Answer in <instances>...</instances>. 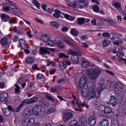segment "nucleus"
<instances>
[{
  "label": "nucleus",
  "mask_w": 126,
  "mask_h": 126,
  "mask_svg": "<svg viewBox=\"0 0 126 126\" xmlns=\"http://www.w3.org/2000/svg\"><path fill=\"white\" fill-rule=\"evenodd\" d=\"M33 115L32 114V110L29 108H26L24 112V116L25 118H28V117H31Z\"/></svg>",
  "instance_id": "nucleus-16"
},
{
  "label": "nucleus",
  "mask_w": 126,
  "mask_h": 126,
  "mask_svg": "<svg viewBox=\"0 0 126 126\" xmlns=\"http://www.w3.org/2000/svg\"><path fill=\"white\" fill-rule=\"evenodd\" d=\"M34 110H36L37 114H38L41 111H42V106H41L40 105H36Z\"/></svg>",
  "instance_id": "nucleus-46"
},
{
  "label": "nucleus",
  "mask_w": 126,
  "mask_h": 126,
  "mask_svg": "<svg viewBox=\"0 0 126 126\" xmlns=\"http://www.w3.org/2000/svg\"><path fill=\"white\" fill-rule=\"evenodd\" d=\"M93 9L94 12H99V10H100V7L96 5H94L93 6Z\"/></svg>",
  "instance_id": "nucleus-49"
},
{
  "label": "nucleus",
  "mask_w": 126,
  "mask_h": 126,
  "mask_svg": "<svg viewBox=\"0 0 126 126\" xmlns=\"http://www.w3.org/2000/svg\"><path fill=\"white\" fill-rule=\"evenodd\" d=\"M28 125L32 126H40L39 123H35V118H31L28 121Z\"/></svg>",
  "instance_id": "nucleus-15"
},
{
  "label": "nucleus",
  "mask_w": 126,
  "mask_h": 126,
  "mask_svg": "<svg viewBox=\"0 0 126 126\" xmlns=\"http://www.w3.org/2000/svg\"><path fill=\"white\" fill-rule=\"evenodd\" d=\"M70 32L71 35L74 37H77L78 36V31L75 29H71Z\"/></svg>",
  "instance_id": "nucleus-30"
},
{
  "label": "nucleus",
  "mask_w": 126,
  "mask_h": 126,
  "mask_svg": "<svg viewBox=\"0 0 126 126\" xmlns=\"http://www.w3.org/2000/svg\"><path fill=\"white\" fill-rule=\"evenodd\" d=\"M111 34L112 36H113L114 38L119 39H120L121 37H122V36H123V34L115 32H111Z\"/></svg>",
  "instance_id": "nucleus-26"
},
{
  "label": "nucleus",
  "mask_w": 126,
  "mask_h": 126,
  "mask_svg": "<svg viewBox=\"0 0 126 126\" xmlns=\"http://www.w3.org/2000/svg\"><path fill=\"white\" fill-rule=\"evenodd\" d=\"M47 12H48V13H53V12H54V9L53 8H49L47 9Z\"/></svg>",
  "instance_id": "nucleus-64"
},
{
  "label": "nucleus",
  "mask_w": 126,
  "mask_h": 126,
  "mask_svg": "<svg viewBox=\"0 0 126 126\" xmlns=\"http://www.w3.org/2000/svg\"><path fill=\"white\" fill-rule=\"evenodd\" d=\"M25 104H32V103H35L38 101V97L33 96L31 98L23 100Z\"/></svg>",
  "instance_id": "nucleus-10"
},
{
  "label": "nucleus",
  "mask_w": 126,
  "mask_h": 126,
  "mask_svg": "<svg viewBox=\"0 0 126 126\" xmlns=\"http://www.w3.org/2000/svg\"><path fill=\"white\" fill-rule=\"evenodd\" d=\"M36 78H37V79H42L44 78V75H43L42 74H38L36 75Z\"/></svg>",
  "instance_id": "nucleus-58"
},
{
  "label": "nucleus",
  "mask_w": 126,
  "mask_h": 126,
  "mask_svg": "<svg viewBox=\"0 0 126 126\" xmlns=\"http://www.w3.org/2000/svg\"><path fill=\"white\" fill-rule=\"evenodd\" d=\"M11 8H12L15 11L17 12V13H18L19 14H22V11H21V10L19 7H11Z\"/></svg>",
  "instance_id": "nucleus-42"
},
{
  "label": "nucleus",
  "mask_w": 126,
  "mask_h": 126,
  "mask_svg": "<svg viewBox=\"0 0 126 126\" xmlns=\"http://www.w3.org/2000/svg\"><path fill=\"white\" fill-rule=\"evenodd\" d=\"M79 45L80 47H82V48H84L86 49L89 48V46L88 45V44H87V43L85 42H81Z\"/></svg>",
  "instance_id": "nucleus-48"
},
{
  "label": "nucleus",
  "mask_w": 126,
  "mask_h": 126,
  "mask_svg": "<svg viewBox=\"0 0 126 126\" xmlns=\"http://www.w3.org/2000/svg\"><path fill=\"white\" fill-rule=\"evenodd\" d=\"M64 17L67 20H69V21H74V20H75V18H76L75 17L70 16L67 14H65L64 15Z\"/></svg>",
  "instance_id": "nucleus-21"
},
{
  "label": "nucleus",
  "mask_w": 126,
  "mask_h": 126,
  "mask_svg": "<svg viewBox=\"0 0 126 126\" xmlns=\"http://www.w3.org/2000/svg\"><path fill=\"white\" fill-rule=\"evenodd\" d=\"M24 83V78L22 77H20L18 80L17 83L19 84H22V83Z\"/></svg>",
  "instance_id": "nucleus-52"
},
{
  "label": "nucleus",
  "mask_w": 126,
  "mask_h": 126,
  "mask_svg": "<svg viewBox=\"0 0 126 126\" xmlns=\"http://www.w3.org/2000/svg\"><path fill=\"white\" fill-rule=\"evenodd\" d=\"M87 84V78L85 77H83L80 78L79 83V87L81 89V91L83 89V88H85V86Z\"/></svg>",
  "instance_id": "nucleus-7"
},
{
  "label": "nucleus",
  "mask_w": 126,
  "mask_h": 126,
  "mask_svg": "<svg viewBox=\"0 0 126 126\" xmlns=\"http://www.w3.org/2000/svg\"><path fill=\"white\" fill-rule=\"evenodd\" d=\"M81 106H82V107H86V108H87V109H88L89 108V105H87L85 102H83L82 103H81Z\"/></svg>",
  "instance_id": "nucleus-62"
},
{
  "label": "nucleus",
  "mask_w": 126,
  "mask_h": 126,
  "mask_svg": "<svg viewBox=\"0 0 126 126\" xmlns=\"http://www.w3.org/2000/svg\"><path fill=\"white\" fill-rule=\"evenodd\" d=\"M69 55H73V56H74V55H78V54L75 53V51H74L73 49H70L69 50Z\"/></svg>",
  "instance_id": "nucleus-57"
},
{
  "label": "nucleus",
  "mask_w": 126,
  "mask_h": 126,
  "mask_svg": "<svg viewBox=\"0 0 126 126\" xmlns=\"http://www.w3.org/2000/svg\"><path fill=\"white\" fill-rule=\"evenodd\" d=\"M34 108L35 106L32 109L31 111L32 115H35V116H37L38 115V112H37V109L34 110Z\"/></svg>",
  "instance_id": "nucleus-54"
},
{
  "label": "nucleus",
  "mask_w": 126,
  "mask_h": 126,
  "mask_svg": "<svg viewBox=\"0 0 126 126\" xmlns=\"http://www.w3.org/2000/svg\"><path fill=\"white\" fill-rule=\"evenodd\" d=\"M96 117L94 116H90L89 118V124L90 126H95L96 125Z\"/></svg>",
  "instance_id": "nucleus-17"
},
{
  "label": "nucleus",
  "mask_w": 126,
  "mask_h": 126,
  "mask_svg": "<svg viewBox=\"0 0 126 126\" xmlns=\"http://www.w3.org/2000/svg\"><path fill=\"white\" fill-rule=\"evenodd\" d=\"M86 74L91 80L94 81V80H96L101 74V69L98 67L90 68L86 71Z\"/></svg>",
  "instance_id": "nucleus-2"
},
{
  "label": "nucleus",
  "mask_w": 126,
  "mask_h": 126,
  "mask_svg": "<svg viewBox=\"0 0 126 126\" xmlns=\"http://www.w3.org/2000/svg\"><path fill=\"white\" fill-rule=\"evenodd\" d=\"M32 68L34 70H39V67H38V65L36 64H34L32 66Z\"/></svg>",
  "instance_id": "nucleus-60"
},
{
  "label": "nucleus",
  "mask_w": 126,
  "mask_h": 126,
  "mask_svg": "<svg viewBox=\"0 0 126 126\" xmlns=\"http://www.w3.org/2000/svg\"><path fill=\"white\" fill-rule=\"evenodd\" d=\"M59 57L61 59H63V58H64L65 59H68L69 58V56H66L65 54L63 53H59Z\"/></svg>",
  "instance_id": "nucleus-47"
},
{
  "label": "nucleus",
  "mask_w": 126,
  "mask_h": 126,
  "mask_svg": "<svg viewBox=\"0 0 126 126\" xmlns=\"http://www.w3.org/2000/svg\"><path fill=\"white\" fill-rule=\"evenodd\" d=\"M69 126H80L76 120H73L69 123Z\"/></svg>",
  "instance_id": "nucleus-35"
},
{
  "label": "nucleus",
  "mask_w": 126,
  "mask_h": 126,
  "mask_svg": "<svg viewBox=\"0 0 126 126\" xmlns=\"http://www.w3.org/2000/svg\"><path fill=\"white\" fill-rule=\"evenodd\" d=\"M55 44L60 49H64L65 47L64 43L61 41L60 40H58V39H55Z\"/></svg>",
  "instance_id": "nucleus-11"
},
{
  "label": "nucleus",
  "mask_w": 126,
  "mask_h": 126,
  "mask_svg": "<svg viewBox=\"0 0 126 126\" xmlns=\"http://www.w3.org/2000/svg\"><path fill=\"white\" fill-rule=\"evenodd\" d=\"M40 40L44 43H46L49 40V36L47 34H43L40 36Z\"/></svg>",
  "instance_id": "nucleus-25"
},
{
  "label": "nucleus",
  "mask_w": 126,
  "mask_h": 126,
  "mask_svg": "<svg viewBox=\"0 0 126 126\" xmlns=\"http://www.w3.org/2000/svg\"><path fill=\"white\" fill-rule=\"evenodd\" d=\"M112 126H120V123H119V121L117 120H115L111 122Z\"/></svg>",
  "instance_id": "nucleus-45"
},
{
  "label": "nucleus",
  "mask_w": 126,
  "mask_h": 126,
  "mask_svg": "<svg viewBox=\"0 0 126 126\" xmlns=\"http://www.w3.org/2000/svg\"><path fill=\"white\" fill-rule=\"evenodd\" d=\"M59 65L60 68H61V69H63V70L65 69V68H66V67H67L66 64H64V63H63V62H59Z\"/></svg>",
  "instance_id": "nucleus-37"
},
{
  "label": "nucleus",
  "mask_w": 126,
  "mask_h": 126,
  "mask_svg": "<svg viewBox=\"0 0 126 126\" xmlns=\"http://www.w3.org/2000/svg\"><path fill=\"white\" fill-rule=\"evenodd\" d=\"M55 52V49L54 48H50L49 47H40L39 49V52L41 54H51L50 52Z\"/></svg>",
  "instance_id": "nucleus-8"
},
{
  "label": "nucleus",
  "mask_w": 126,
  "mask_h": 126,
  "mask_svg": "<svg viewBox=\"0 0 126 126\" xmlns=\"http://www.w3.org/2000/svg\"><path fill=\"white\" fill-rule=\"evenodd\" d=\"M1 44L3 46H6L8 44V39L6 37H3L1 40Z\"/></svg>",
  "instance_id": "nucleus-32"
},
{
  "label": "nucleus",
  "mask_w": 126,
  "mask_h": 126,
  "mask_svg": "<svg viewBox=\"0 0 126 126\" xmlns=\"http://www.w3.org/2000/svg\"><path fill=\"white\" fill-rule=\"evenodd\" d=\"M77 20L78 21V25H82L85 21V19L84 18H79L77 19Z\"/></svg>",
  "instance_id": "nucleus-34"
},
{
  "label": "nucleus",
  "mask_w": 126,
  "mask_h": 126,
  "mask_svg": "<svg viewBox=\"0 0 126 126\" xmlns=\"http://www.w3.org/2000/svg\"><path fill=\"white\" fill-rule=\"evenodd\" d=\"M111 44V41L107 39H104L102 41V45L103 47H107V46H109Z\"/></svg>",
  "instance_id": "nucleus-39"
},
{
  "label": "nucleus",
  "mask_w": 126,
  "mask_h": 126,
  "mask_svg": "<svg viewBox=\"0 0 126 126\" xmlns=\"http://www.w3.org/2000/svg\"><path fill=\"white\" fill-rule=\"evenodd\" d=\"M77 6L78 8H80V9H82L83 8H84V7H85L84 6V5H82V4H81V3L78 4L77 5Z\"/></svg>",
  "instance_id": "nucleus-63"
},
{
  "label": "nucleus",
  "mask_w": 126,
  "mask_h": 126,
  "mask_svg": "<svg viewBox=\"0 0 126 126\" xmlns=\"http://www.w3.org/2000/svg\"><path fill=\"white\" fill-rule=\"evenodd\" d=\"M57 110L55 108H49L47 111L48 114H52L53 113H55Z\"/></svg>",
  "instance_id": "nucleus-53"
},
{
  "label": "nucleus",
  "mask_w": 126,
  "mask_h": 126,
  "mask_svg": "<svg viewBox=\"0 0 126 126\" xmlns=\"http://www.w3.org/2000/svg\"><path fill=\"white\" fill-rule=\"evenodd\" d=\"M73 117V115L72 113L70 112L66 113L64 115L63 117V120L64 122H67L68 120H70V119H72V118Z\"/></svg>",
  "instance_id": "nucleus-19"
},
{
  "label": "nucleus",
  "mask_w": 126,
  "mask_h": 126,
  "mask_svg": "<svg viewBox=\"0 0 126 126\" xmlns=\"http://www.w3.org/2000/svg\"><path fill=\"white\" fill-rule=\"evenodd\" d=\"M80 3H82V4H84V6L85 7H87L89 5V3L87 0H82V1L80 2Z\"/></svg>",
  "instance_id": "nucleus-50"
},
{
  "label": "nucleus",
  "mask_w": 126,
  "mask_h": 126,
  "mask_svg": "<svg viewBox=\"0 0 126 126\" xmlns=\"http://www.w3.org/2000/svg\"><path fill=\"white\" fill-rule=\"evenodd\" d=\"M0 95V102H4V101H7V98H8V94L7 93H2Z\"/></svg>",
  "instance_id": "nucleus-14"
},
{
  "label": "nucleus",
  "mask_w": 126,
  "mask_h": 126,
  "mask_svg": "<svg viewBox=\"0 0 126 126\" xmlns=\"http://www.w3.org/2000/svg\"><path fill=\"white\" fill-rule=\"evenodd\" d=\"M1 19L3 22H6L8 20H9V16H8L6 14H1Z\"/></svg>",
  "instance_id": "nucleus-24"
},
{
  "label": "nucleus",
  "mask_w": 126,
  "mask_h": 126,
  "mask_svg": "<svg viewBox=\"0 0 126 126\" xmlns=\"http://www.w3.org/2000/svg\"><path fill=\"white\" fill-rule=\"evenodd\" d=\"M32 3H33L37 8H40V5H41V4H40L37 0H32Z\"/></svg>",
  "instance_id": "nucleus-38"
},
{
  "label": "nucleus",
  "mask_w": 126,
  "mask_h": 126,
  "mask_svg": "<svg viewBox=\"0 0 126 126\" xmlns=\"http://www.w3.org/2000/svg\"><path fill=\"white\" fill-rule=\"evenodd\" d=\"M98 111L100 112V117H104L105 115H109L110 119H113L115 116V113L112 111V108L105 105H100L98 108Z\"/></svg>",
  "instance_id": "nucleus-3"
},
{
  "label": "nucleus",
  "mask_w": 126,
  "mask_h": 126,
  "mask_svg": "<svg viewBox=\"0 0 126 126\" xmlns=\"http://www.w3.org/2000/svg\"><path fill=\"white\" fill-rule=\"evenodd\" d=\"M87 87L89 92H87V89H86V88H84L82 89L81 94L83 97H85L88 100L94 99L95 97L96 99H98V98H100L101 92L104 90V88L101 87H98L96 90L97 95H96V88L95 87V84L92 82H89L87 84Z\"/></svg>",
  "instance_id": "nucleus-1"
},
{
  "label": "nucleus",
  "mask_w": 126,
  "mask_h": 126,
  "mask_svg": "<svg viewBox=\"0 0 126 126\" xmlns=\"http://www.w3.org/2000/svg\"><path fill=\"white\" fill-rule=\"evenodd\" d=\"M113 5L116 9H118L120 12H122L123 8H122V5L120 3L116 2L113 4Z\"/></svg>",
  "instance_id": "nucleus-22"
},
{
  "label": "nucleus",
  "mask_w": 126,
  "mask_h": 126,
  "mask_svg": "<svg viewBox=\"0 0 126 126\" xmlns=\"http://www.w3.org/2000/svg\"><path fill=\"white\" fill-rule=\"evenodd\" d=\"M102 35L105 38H107V37H111V34L109 32H103Z\"/></svg>",
  "instance_id": "nucleus-56"
},
{
  "label": "nucleus",
  "mask_w": 126,
  "mask_h": 126,
  "mask_svg": "<svg viewBox=\"0 0 126 126\" xmlns=\"http://www.w3.org/2000/svg\"><path fill=\"white\" fill-rule=\"evenodd\" d=\"M68 6L70 7H73V8H76V2L74 1H71L67 3Z\"/></svg>",
  "instance_id": "nucleus-40"
},
{
  "label": "nucleus",
  "mask_w": 126,
  "mask_h": 126,
  "mask_svg": "<svg viewBox=\"0 0 126 126\" xmlns=\"http://www.w3.org/2000/svg\"><path fill=\"white\" fill-rule=\"evenodd\" d=\"M99 126H109V121L106 119H103L101 122L99 123Z\"/></svg>",
  "instance_id": "nucleus-23"
},
{
  "label": "nucleus",
  "mask_w": 126,
  "mask_h": 126,
  "mask_svg": "<svg viewBox=\"0 0 126 126\" xmlns=\"http://www.w3.org/2000/svg\"><path fill=\"white\" fill-rule=\"evenodd\" d=\"M27 34L28 36H29V37H30V38H33V37H34V35H33V34H32V32H31L30 31L27 32Z\"/></svg>",
  "instance_id": "nucleus-59"
},
{
  "label": "nucleus",
  "mask_w": 126,
  "mask_h": 126,
  "mask_svg": "<svg viewBox=\"0 0 126 126\" xmlns=\"http://www.w3.org/2000/svg\"><path fill=\"white\" fill-rule=\"evenodd\" d=\"M46 98L48 99V100L49 101H51V102H54L55 101L54 98H53V97L50 95H46Z\"/></svg>",
  "instance_id": "nucleus-61"
},
{
  "label": "nucleus",
  "mask_w": 126,
  "mask_h": 126,
  "mask_svg": "<svg viewBox=\"0 0 126 126\" xmlns=\"http://www.w3.org/2000/svg\"><path fill=\"white\" fill-rule=\"evenodd\" d=\"M39 118H45L46 117V112L45 111H41L37 115H36Z\"/></svg>",
  "instance_id": "nucleus-41"
},
{
  "label": "nucleus",
  "mask_w": 126,
  "mask_h": 126,
  "mask_svg": "<svg viewBox=\"0 0 126 126\" xmlns=\"http://www.w3.org/2000/svg\"><path fill=\"white\" fill-rule=\"evenodd\" d=\"M79 122L81 126H86L87 125V118L85 116L80 117Z\"/></svg>",
  "instance_id": "nucleus-18"
},
{
  "label": "nucleus",
  "mask_w": 126,
  "mask_h": 126,
  "mask_svg": "<svg viewBox=\"0 0 126 126\" xmlns=\"http://www.w3.org/2000/svg\"><path fill=\"white\" fill-rule=\"evenodd\" d=\"M9 23L10 24H16L17 23V19H16V17H13V19L9 20Z\"/></svg>",
  "instance_id": "nucleus-44"
},
{
  "label": "nucleus",
  "mask_w": 126,
  "mask_h": 126,
  "mask_svg": "<svg viewBox=\"0 0 126 126\" xmlns=\"http://www.w3.org/2000/svg\"><path fill=\"white\" fill-rule=\"evenodd\" d=\"M78 56H81V53H80L79 54H75L74 55H72L71 57V62H73L74 63H78V62H79V58H78Z\"/></svg>",
  "instance_id": "nucleus-12"
},
{
  "label": "nucleus",
  "mask_w": 126,
  "mask_h": 126,
  "mask_svg": "<svg viewBox=\"0 0 126 126\" xmlns=\"http://www.w3.org/2000/svg\"><path fill=\"white\" fill-rule=\"evenodd\" d=\"M108 105H112V107H116L118 105L117 97L115 95H111L109 101L106 102Z\"/></svg>",
  "instance_id": "nucleus-6"
},
{
  "label": "nucleus",
  "mask_w": 126,
  "mask_h": 126,
  "mask_svg": "<svg viewBox=\"0 0 126 126\" xmlns=\"http://www.w3.org/2000/svg\"><path fill=\"white\" fill-rule=\"evenodd\" d=\"M47 42L48 46H49L50 47H54V45H55V40L54 41L51 39H48L47 40Z\"/></svg>",
  "instance_id": "nucleus-43"
},
{
  "label": "nucleus",
  "mask_w": 126,
  "mask_h": 126,
  "mask_svg": "<svg viewBox=\"0 0 126 126\" xmlns=\"http://www.w3.org/2000/svg\"><path fill=\"white\" fill-rule=\"evenodd\" d=\"M81 64L82 66L85 68L89 67V66H90V65L91 64L90 62L87 61H83Z\"/></svg>",
  "instance_id": "nucleus-29"
},
{
  "label": "nucleus",
  "mask_w": 126,
  "mask_h": 126,
  "mask_svg": "<svg viewBox=\"0 0 126 126\" xmlns=\"http://www.w3.org/2000/svg\"><path fill=\"white\" fill-rule=\"evenodd\" d=\"M15 86L16 87L15 89V93L16 94H20L21 93V91H20V87L17 85V84H15Z\"/></svg>",
  "instance_id": "nucleus-36"
},
{
  "label": "nucleus",
  "mask_w": 126,
  "mask_h": 126,
  "mask_svg": "<svg viewBox=\"0 0 126 126\" xmlns=\"http://www.w3.org/2000/svg\"><path fill=\"white\" fill-rule=\"evenodd\" d=\"M25 104L26 103L24 102V100L22 101L18 107L16 109V113H19V112H20V110H21V109H22L23 106H24Z\"/></svg>",
  "instance_id": "nucleus-28"
},
{
  "label": "nucleus",
  "mask_w": 126,
  "mask_h": 126,
  "mask_svg": "<svg viewBox=\"0 0 126 126\" xmlns=\"http://www.w3.org/2000/svg\"><path fill=\"white\" fill-rule=\"evenodd\" d=\"M123 41L122 40H116L113 44L114 45H117V46H119L120 44H122Z\"/></svg>",
  "instance_id": "nucleus-55"
},
{
  "label": "nucleus",
  "mask_w": 126,
  "mask_h": 126,
  "mask_svg": "<svg viewBox=\"0 0 126 126\" xmlns=\"http://www.w3.org/2000/svg\"><path fill=\"white\" fill-rule=\"evenodd\" d=\"M11 111L13 113H15V109L12 108V106L8 105L7 108H3L2 112L3 114L5 115L6 117H9L11 115Z\"/></svg>",
  "instance_id": "nucleus-4"
},
{
  "label": "nucleus",
  "mask_w": 126,
  "mask_h": 126,
  "mask_svg": "<svg viewBox=\"0 0 126 126\" xmlns=\"http://www.w3.org/2000/svg\"><path fill=\"white\" fill-rule=\"evenodd\" d=\"M34 84H35L33 82L28 83V89H32V88H33V87H34Z\"/></svg>",
  "instance_id": "nucleus-51"
},
{
  "label": "nucleus",
  "mask_w": 126,
  "mask_h": 126,
  "mask_svg": "<svg viewBox=\"0 0 126 126\" xmlns=\"http://www.w3.org/2000/svg\"><path fill=\"white\" fill-rule=\"evenodd\" d=\"M50 24L51 26H52V27H54V28H56L57 29H59V28H60V24L58 23L57 22H51Z\"/></svg>",
  "instance_id": "nucleus-33"
},
{
  "label": "nucleus",
  "mask_w": 126,
  "mask_h": 126,
  "mask_svg": "<svg viewBox=\"0 0 126 126\" xmlns=\"http://www.w3.org/2000/svg\"><path fill=\"white\" fill-rule=\"evenodd\" d=\"M8 1V4L7 6H3L2 7V10L3 11H5L6 12H8V11H9V8H11L12 7V6H13V2L9 0H6Z\"/></svg>",
  "instance_id": "nucleus-13"
},
{
  "label": "nucleus",
  "mask_w": 126,
  "mask_h": 126,
  "mask_svg": "<svg viewBox=\"0 0 126 126\" xmlns=\"http://www.w3.org/2000/svg\"><path fill=\"white\" fill-rule=\"evenodd\" d=\"M117 56L118 57L119 61L120 63H126V59L122 58L123 57H125V53L123 52L117 51Z\"/></svg>",
  "instance_id": "nucleus-9"
},
{
  "label": "nucleus",
  "mask_w": 126,
  "mask_h": 126,
  "mask_svg": "<svg viewBox=\"0 0 126 126\" xmlns=\"http://www.w3.org/2000/svg\"><path fill=\"white\" fill-rule=\"evenodd\" d=\"M19 43L22 48V49H25L26 48V42L23 39H21L19 41Z\"/></svg>",
  "instance_id": "nucleus-27"
},
{
  "label": "nucleus",
  "mask_w": 126,
  "mask_h": 126,
  "mask_svg": "<svg viewBox=\"0 0 126 126\" xmlns=\"http://www.w3.org/2000/svg\"><path fill=\"white\" fill-rule=\"evenodd\" d=\"M27 63H33L34 62V58L32 57H29L25 60Z\"/></svg>",
  "instance_id": "nucleus-31"
},
{
  "label": "nucleus",
  "mask_w": 126,
  "mask_h": 126,
  "mask_svg": "<svg viewBox=\"0 0 126 126\" xmlns=\"http://www.w3.org/2000/svg\"><path fill=\"white\" fill-rule=\"evenodd\" d=\"M124 85L122 83L116 82L115 84L114 91L116 94H121L123 91Z\"/></svg>",
  "instance_id": "nucleus-5"
},
{
  "label": "nucleus",
  "mask_w": 126,
  "mask_h": 126,
  "mask_svg": "<svg viewBox=\"0 0 126 126\" xmlns=\"http://www.w3.org/2000/svg\"><path fill=\"white\" fill-rule=\"evenodd\" d=\"M63 40L64 42V43H65V44H67V45H68L70 47H73V44L72 43V42H71V38H63Z\"/></svg>",
  "instance_id": "nucleus-20"
}]
</instances>
